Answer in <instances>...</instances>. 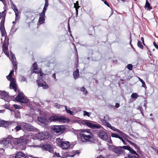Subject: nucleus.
Listing matches in <instances>:
<instances>
[{
  "label": "nucleus",
  "mask_w": 158,
  "mask_h": 158,
  "mask_svg": "<svg viewBox=\"0 0 158 158\" xmlns=\"http://www.w3.org/2000/svg\"><path fill=\"white\" fill-rule=\"evenodd\" d=\"M73 75L75 79H76L77 78H78L79 76L78 69H77L73 73Z\"/></svg>",
  "instance_id": "22"
},
{
  "label": "nucleus",
  "mask_w": 158,
  "mask_h": 158,
  "mask_svg": "<svg viewBox=\"0 0 158 158\" xmlns=\"http://www.w3.org/2000/svg\"><path fill=\"white\" fill-rule=\"evenodd\" d=\"M64 107L65 108V110H66V112H68L67 111L69 110V109H68L67 107L66 106H65Z\"/></svg>",
  "instance_id": "59"
},
{
  "label": "nucleus",
  "mask_w": 158,
  "mask_h": 158,
  "mask_svg": "<svg viewBox=\"0 0 158 158\" xmlns=\"http://www.w3.org/2000/svg\"><path fill=\"white\" fill-rule=\"evenodd\" d=\"M17 125L16 122H8L0 119V127L2 126L5 127H7L12 125Z\"/></svg>",
  "instance_id": "8"
},
{
  "label": "nucleus",
  "mask_w": 158,
  "mask_h": 158,
  "mask_svg": "<svg viewBox=\"0 0 158 158\" xmlns=\"http://www.w3.org/2000/svg\"><path fill=\"white\" fill-rule=\"evenodd\" d=\"M0 0L4 4H5V3L6 2L5 0Z\"/></svg>",
  "instance_id": "61"
},
{
  "label": "nucleus",
  "mask_w": 158,
  "mask_h": 158,
  "mask_svg": "<svg viewBox=\"0 0 158 158\" xmlns=\"http://www.w3.org/2000/svg\"><path fill=\"white\" fill-rule=\"evenodd\" d=\"M115 106L116 108H118L119 106V104L117 103H115Z\"/></svg>",
  "instance_id": "55"
},
{
  "label": "nucleus",
  "mask_w": 158,
  "mask_h": 158,
  "mask_svg": "<svg viewBox=\"0 0 158 158\" xmlns=\"http://www.w3.org/2000/svg\"><path fill=\"white\" fill-rule=\"evenodd\" d=\"M49 120L51 121L58 122L60 123H69V120L64 116H52L49 118Z\"/></svg>",
  "instance_id": "4"
},
{
  "label": "nucleus",
  "mask_w": 158,
  "mask_h": 158,
  "mask_svg": "<svg viewBox=\"0 0 158 158\" xmlns=\"http://www.w3.org/2000/svg\"><path fill=\"white\" fill-rule=\"evenodd\" d=\"M48 6V2H46L44 6L47 7Z\"/></svg>",
  "instance_id": "57"
},
{
  "label": "nucleus",
  "mask_w": 158,
  "mask_h": 158,
  "mask_svg": "<svg viewBox=\"0 0 158 158\" xmlns=\"http://www.w3.org/2000/svg\"><path fill=\"white\" fill-rule=\"evenodd\" d=\"M33 67L34 69L33 72L35 73H37V72L35 70H37L38 69L37 68V64L36 63H34L33 65Z\"/></svg>",
  "instance_id": "26"
},
{
  "label": "nucleus",
  "mask_w": 158,
  "mask_h": 158,
  "mask_svg": "<svg viewBox=\"0 0 158 158\" xmlns=\"http://www.w3.org/2000/svg\"><path fill=\"white\" fill-rule=\"evenodd\" d=\"M101 122L102 123V124L105 126H106V124H107V123H108V122H107L106 121V120H105V119L101 120Z\"/></svg>",
  "instance_id": "41"
},
{
  "label": "nucleus",
  "mask_w": 158,
  "mask_h": 158,
  "mask_svg": "<svg viewBox=\"0 0 158 158\" xmlns=\"http://www.w3.org/2000/svg\"><path fill=\"white\" fill-rule=\"evenodd\" d=\"M81 140L83 142H93L94 140V135L88 129L82 130L80 134Z\"/></svg>",
  "instance_id": "1"
},
{
  "label": "nucleus",
  "mask_w": 158,
  "mask_h": 158,
  "mask_svg": "<svg viewBox=\"0 0 158 158\" xmlns=\"http://www.w3.org/2000/svg\"><path fill=\"white\" fill-rule=\"evenodd\" d=\"M125 140L128 142L129 143H130L132 145V146L134 145V143H133L132 141L130 140H128V139H125Z\"/></svg>",
  "instance_id": "43"
},
{
  "label": "nucleus",
  "mask_w": 158,
  "mask_h": 158,
  "mask_svg": "<svg viewBox=\"0 0 158 158\" xmlns=\"http://www.w3.org/2000/svg\"><path fill=\"white\" fill-rule=\"evenodd\" d=\"M119 139H120L121 140H122V142H123V143L125 144V145H126L127 144V143L122 138V137H120L119 138Z\"/></svg>",
  "instance_id": "42"
},
{
  "label": "nucleus",
  "mask_w": 158,
  "mask_h": 158,
  "mask_svg": "<svg viewBox=\"0 0 158 158\" xmlns=\"http://www.w3.org/2000/svg\"><path fill=\"white\" fill-rule=\"evenodd\" d=\"M76 3H74V7H75V9H76V15L77 16L78 15V9L79 8V7H80L78 5L77 6H76Z\"/></svg>",
  "instance_id": "36"
},
{
  "label": "nucleus",
  "mask_w": 158,
  "mask_h": 158,
  "mask_svg": "<svg viewBox=\"0 0 158 158\" xmlns=\"http://www.w3.org/2000/svg\"><path fill=\"white\" fill-rule=\"evenodd\" d=\"M105 126H106V127H108L110 129L111 128L112 126L111 124L108 122L107 123V124Z\"/></svg>",
  "instance_id": "46"
},
{
  "label": "nucleus",
  "mask_w": 158,
  "mask_h": 158,
  "mask_svg": "<svg viewBox=\"0 0 158 158\" xmlns=\"http://www.w3.org/2000/svg\"><path fill=\"white\" fill-rule=\"evenodd\" d=\"M14 108L15 109H19V106H18L17 105H16V104L14 105Z\"/></svg>",
  "instance_id": "52"
},
{
  "label": "nucleus",
  "mask_w": 158,
  "mask_h": 158,
  "mask_svg": "<svg viewBox=\"0 0 158 158\" xmlns=\"http://www.w3.org/2000/svg\"><path fill=\"white\" fill-rule=\"evenodd\" d=\"M67 111H68V112H67V113L69 114H71V115L73 114V112L71 111L70 110H69Z\"/></svg>",
  "instance_id": "47"
},
{
  "label": "nucleus",
  "mask_w": 158,
  "mask_h": 158,
  "mask_svg": "<svg viewBox=\"0 0 158 158\" xmlns=\"http://www.w3.org/2000/svg\"><path fill=\"white\" fill-rule=\"evenodd\" d=\"M11 54L12 55L11 61L13 66H14V69L15 70L17 68V65L16 64V61L15 57L14 55L12 54V53L11 52Z\"/></svg>",
  "instance_id": "16"
},
{
  "label": "nucleus",
  "mask_w": 158,
  "mask_h": 158,
  "mask_svg": "<svg viewBox=\"0 0 158 158\" xmlns=\"http://www.w3.org/2000/svg\"><path fill=\"white\" fill-rule=\"evenodd\" d=\"M4 110H0V113H3L4 112Z\"/></svg>",
  "instance_id": "62"
},
{
  "label": "nucleus",
  "mask_w": 158,
  "mask_h": 158,
  "mask_svg": "<svg viewBox=\"0 0 158 158\" xmlns=\"http://www.w3.org/2000/svg\"><path fill=\"white\" fill-rule=\"evenodd\" d=\"M9 141L8 140L4 139L2 141L1 144L3 145V146L6 147L9 144Z\"/></svg>",
  "instance_id": "21"
},
{
  "label": "nucleus",
  "mask_w": 158,
  "mask_h": 158,
  "mask_svg": "<svg viewBox=\"0 0 158 158\" xmlns=\"http://www.w3.org/2000/svg\"><path fill=\"white\" fill-rule=\"evenodd\" d=\"M5 15L6 14L4 13V11L2 12V14L0 13V18L2 17V20L0 23V26H4Z\"/></svg>",
  "instance_id": "17"
},
{
  "label": "nucleus",
  "mask_w": 158,
  "mask_h": 158,
  "mask_svg": "<svg viewBox=\"0 0 158 158\" xmlns=\"http://www.w3.org/2000/svg\"><path fill=\"white\" fill-rule=\"evenodd\" d=\"M40 18L39 20V22L40 24H42L44 23L45 19L44 16L45 14L44 13H41L39 14Z\"/></svg>",
  "instance_id": "18"
},
{
  "label": "nucleus",
  "mask_w": 158,
  "mask_h": 158,
  "mask_svg": "<svg viewBox=\"0 0 158 158\" xmlns=\"http://www.w3.org/2000/svg\"><path fill=\"white\" fill-rule=\"evenodd\" d=\"M153 45L155 48L157 49H158V45L155 42H153Z\"/></svg>",
  "instance_id": "50"
},
{
  "label": "nucleus",
  "mask_w": 158,
  "mask_h": 158,
  "mask_svg": "<svg viewBox=\"0 0 158 158\" xmlns=\"http://www.w3.org/2000/svg\"><path fill=\"white\" fill-rule=\"evenodd\" d=\"M47 7L44 6L43 10L42 11V12L41 13H44L45 14V13L47 10Z\"/></svg>",
  "instance_id": "48"
},
{
  "label": "nucleus",
  "mask_w": 158,
  "mask_h": 158,
  "mask_svg": "<svg viewBox=\"0 0 158 158\" xmlns=\"http://www.w3.org/2000/svg\"><path fill=\"white\" fill-rule=\"evenodd\" d=\"M110 129H111L112 130H113L114 131H117H117H118V129L115 128L114 127H113V126H112V127Z\"/></svg>",
  "instance_id": "44"
},
{
  "label": "nucleus",
  "mask_w": 158,
  "mask_h": 158,
  "mask_svg": "<svg viewBox=\"0 0 158 158\" xmlns=\"http://www.w3.org/2000/svg\"><path fill=\"white\" fill-rule=\"evenodd\" d=\"M41 149L44 150L48 151L50 152H52L53 148L52 146L49 144H44L41 147Z\"/></svg>",
  "instance_id": "11"
},
{
  "label": "nucleus",
  "mask_w": 158,
  "mask_h": 158,
  "mask_svg": "<svg viewBox=\"0 0 158 158\" xmlns=\"http://www.w3.org/2000/svg\"><path fill=\"white\" fill-rule=\"evenodd\" d=\"M55 155L57 157H60V156L59 154V153L55 152Z\"/></svg>",
  "instance_id": "54"
},
{
  "label": "nucleus",
  "mask_w": 158,
  "mask_h": 158,
  "mask_svg": "<svg viewBox=\"0 0 158 158\" xmlns=\"http://www.w3.org/2000/svg\"><path fill=\"white\" fill-rule=\"evenodd\" d=\"M118 131H117V132L118 133L119 135L121 136H123V138H125V136H127V135L124 134V133L122 131H121L119 129L118 130Z\"/></svg>",
  "instance_id": "29"
},
{
  "label": "nucleus",
  "mask_w": 158,
  "mask_h": 158,
  "mask_svg": "<svg viewBox=\"0 0 158 158\" xmlns=\"http://www.w3.org/2000/svg\"><path fill=\"white\" fill-rule=\"evenodd\" d=\"M38 85L40 86H42L44 89H47L48 88V86L47 85H44L43 84L39 83H38Z\"/></svg>",
  "instance_id": "30"
},
{
  "label": "nucleus",
  "mask_w": 158,
  "mask_h": 158,
  "mask_svg": "<svg viewBox=\"0 0 158 158\" xmlns=\"http://www.w3.org/2000/svg\"><path fill=\"white\" fill-rule=\"evenodd\" d=\"M134 147H135V148H137L138 149H139V147L135 143H134V145H133Z\"/></svg>",
  "instance_id": "51"
},
{
  "label": "nucleus",
  "mask_w": 158,
  "mask_h": 158,
  "mask_svg": "<svg viewBox=\"0 0 158 158\" xmlns=\"http://www.w3.org/2000/svg\"><path fill=\"white\" fill-rule=\"evenodd\" d=\"M0 29L1 32L2 36H4L5 33H6L4 26H0Z\"/></svg>",
  "instance_id": "25"
},
{
  "label": "nucleus",
  "mask_w": 158,
  "mask_h": 158,
  "mask_svg": "<svg viewBox=\"0 0 158 158\" xmlns=\"http://www.w3.org/2000/svg\"><path fill=\"white\" fill-rule=\"evenodd\" d=\"M2 50L3 51V52L4 51H8V47L7 45L6 44V43H4L3 44L2 46Z\"/></svg>",
  "instance_id": "27"
},
{
  "label": "nucleus",
  "mask_w": 158,
  "mask_h": 158,
  "mask_svg": "<svg viewBox=\"0 0 158 158\" xmlns=\"http://www.w3.org/2000/svg\"><path fill=\"white\" fill-rule=\"evenodd\" d=\"M11 7L15 13V21H16L19 18V11L16 6L13 3H12L11 4Z\"/></svg>",
  "instance_id": "14"
},
{
  "label": "nucleus",
  "mask_w": 158,
  "mask_h": 158,
  "mask_svg": "<svg viewBox=\"0 0 158 158\" xmlns=\"http://www.w3.org/2000/svg\"><path fill=\"white\" fill-rule=\"evenodd\" d=\"M129 151L132 154H135L137 156H139V155L137 153H136L135 151L133 149L131 148H130V149Z\"/></svg>",
  "instance_id": "31"
},
{
  "label": "nucleus",
  "mask_w": 158,
  "mask_h": 158,
  "mask_svg": "<svg viewBox=\"0 0 158 158\" xmlns=\"http://www.w3.org/2000/svg\"><path fill=\"white\" fill-rule=\"evenodd\" d=\"M16 100L18 102L22 103H27L28 100L27 98L22 93L18 94L17 96L15 98Z\"/></svg>",
  "instance_id": "7"
},
{
  "label": "nucleus",
  "mask_w": 158,
  "mask_h": 158,
  "mask_svg": "<svg viewBox=\"0 0 158 158\" xmlns=\"http://www.w3.org/2000/svg\"><path fill=\"white\" fill-rule=\"evenodd\" d=\"M111 136L113 137H115L116 138H118L119 139V138L120 137V136H119L118 135L116 134L112 133L111 134Z\"/></svg>",
  "instance_id": "35"
},
{
  "label": "nucleus",
  "mask_w": 158,
  "mask_h": 158,
  "mask_svg": "<svg viewBox=\"0 0 158 158\" xmlns=\"http://www.w3.org/2000/svg\"><path fill=\"white\" fill-rule=\"evenodd\" d=\"M112 149L113 151L117 154H120L123 152V150L121 148V147H116L113 146Z\"/></svg>",
  "instance_id": "15"
},
{
  "label": "nucleus",
  "mask_w": 158,
  "mask_h": 158,
  "mask_svg": "<svg viewBox=\"0 0 158 158\" xmlns=\"http://www.w3.org/2000/svg\"><path fill=\"white\" fill-rule=\"evenodd\" d=\"M52 132L55 135H58L61 134L65 130L63 126L55 125L52 126L51 127Z\"/></svg>",
  "instance_id": "2"
},
{
  "label": "nucleus",
  "mask_w": 158,
  "mask_h": 158,
  "mask_svg": "<svg viewBox=\"0 0 158 158\" xmlns=\"http://www.w3.org/2000/svg\"><path fill=\"white\" fill-rule=\"evenodd\" d=\"M97 135L101 139L105 140L108 138L107 134L102 130L99 131L97 132Z\"/></svg>",
  "instance_id": "9"
},
{
  "label": "nucleus",
  "mask_w": 158,
  "mask_h": 158,
  "mask_svg": "<svg viewBox=\"0 0 158 158\" xmlns=\"http://www.w3.org/2000/svg\"><path fill=\"white\" fill-rule=\"evenodd\" d=\"M17 123V125H12V126H16L14 128V130H15L16 131H20V130L22 129V127L21 126V125L20 126H19L18 124V123ZM12 131H13L14 129H12Z\"/></svg>",
  "instance_id": "23"
},
{
  "label": "nucleus",
  "mask_w": 158,
  "mask_h": 158,
  "mask_svg": "<svg viewBox=\"0 0 158 158\" xmlns=\"http://www.w3.org/2000/svg\"><path fill=\"white\" fill-rule=\"evenodd\" d=\"M22 129L23 131L27 130L30 131H33L35 130V128L31 124L25 123H21Z\"/></svg>",
  "instance_id": "6"
},
{
  "label": "nucleus",
  "mask_w": 158,
  "mask_h": 158,
  "mask_svg": "<svg viewBox=\"0 0 158 158\" xmlns=\"http://www.w3.org/2000/svg\"><path fill=\"white\" fill-rule=\"evenodd\" d=\"M137 45L138 47L140 48L141 49L143 48V46L141 42L140 41H138L137 43Z\"/></svg>",
  "instance_id": "33"
},
{
  "label": "nucleus",
  "mask_w": 158,
  "mask_h": 158,
  "mask_svg": "<svg viewBox=\"0 0 158 158\" xmlns=\"http://www.w3.org/2000/svg\"><path fill=\"white\" fill-rule=\"evenodd\" d=\"M14 70H12L10 72L9 75L6 76L7 79L10 81V89H13L15 91H16V84L15 79L12 77L11 76L13 74Z\"/></svg>",
  "instance_id": "3"
},
{
  "label": "nucleus",
  "mask_w": 158,
  "mask_h": 158,
  "mask_svg": "<svg viewBox=\"0 0 158 158\" xmlns=\"http://www.w3.org/2000/svg\"><path fill=\"white\" fill-rule=\"evenodd\" d=\"M13 158H26L25 156L22 152H19L15 155V156Z\"/></svg>",
  "instance_id": "19"
},
{
  "label": "nucleus",
  "mask_w": 158,
  "mask_h": 158,
  "mask_svg": "<svg viewBox=\"0 0 158 158\" xmlns=\"http://www.w3.org/2000/svg\"><path fill=\"white\" fill-rule=\"evenodd\" d=\"M37 118L38 120L43 124H44L45 125L48 124V122L46 119L44 118H43L39 117H38Z\"/></svg>",
  "instance_id": "20"
},
{
  "label": "nucleus",
  "mask_w": 158,
  "mask_h": 158,
  "mask_svg": "<svg viewBox=\"0 0 158 158\" xmlns=\"http://www.w3.org/2000/svg\"><path fill=\"white\" fill-rule=\"evenodd\" d=\"M21 81L23 82L26 81L27 82L26 78L23 76H22L21 78Z\"/></svg>",
  "instance_id": "45"
},
{
  "label": "nucleus",
  "mask_w": 158,
  "mask_h": 158,
  "mask_svg": "<svg viewBox=\"0 0 158 158\" xmlns=\"http://www.w3.org/2000/svg\"><path fill=\"white\" fill-rule=\"evenodd\" d=\"M145 6L149 9H152V7L150 6V4L149 3L147 0H146V2L145 4Z\"/></svg>",
  "instance_id": "28"
},
{
  "label": "nucleus",
  "mask_w": 158,
  "mask_h": 158,
  "mask_svg": "<svg viewBox=\"0 0 158 158\" xmlns=\"http://www.w3.org/2000/svg\"><path fill=\"white\" fill-rule=\"evenodd\" d=\"M35 137L40 140H43L48 139L49 137V135L47 132H41L37 133Z\"/></svg>",
  "instance_id": "5"
},
{
  "label": "nucleus",
  "mask_w": 158,
  "mask_h": 158,
  "mask_svg": "<svg viewBox=\"0 0 158 158\" xmlns=\"http://www.w3.org/2000/svg\"><path fill=\"white\" fill-rule=\"evenodd\" d=\"M141 40L142 41L143 44H144V39H143V37H142L141 38Z\"/></svg>",
  "instance_id": "60"
},
{
  "label": "nucleus",
  "mask_w": 158,
  "mask_h": 158,
  "mask_svg": "<svg viewBox=\"0 0 158 158\" xmlns=\"http://www.w3.org/2000/svg\"><path fill=\"white\" fill-rule=\"evenodd\" d=\"M85 124L90 128L93 129H99L101 127V126L99 124H94L88 122H86Z\"/></svg>",
  "instance_id": "13"
},
{
  "label": "nucleus",
  "mask_w": 158,
  "mask_h": 158,
  "mask_svg": "<svg viewBox=\"0 0 158 158\" xmlns=\"http://www.w3.org/2000/svg\"><path fill=\"white\" fill-rule=\"evenodd\" d=\"M81 91L83 92L84 94H87V91L85 88L84 87L81 88Z\"/></svg>",
  "instance_id": "32"
},
{
  "label": "nucleus",
  "mask_w": 158,
  "mask_h": 158,
  "mask_svg": "<svg viewBox=\"0 0 158 158\" xmlns=\"http://www.w3.org/2000/svg\"><path fill=\"white\" fill-rule=\"evenodd\" d=\"M123 148L124 149H126V150H128L129 151L130 149V148H131L129 146H123V147H121V148Z\"/></svg>",
  "instance_id": "37"
},
{
  "label": "nucleus",
  "mask_w": 158,
  "mask_h": 158,
  "mask_svg": "<svg viewBox=\"0 0 158 158\" xmlns=\"http://www.w3.org/2000/svg\"><path fill=\"white\" fill-rule=\"evenodd\" d=\"M84 113V116H85V115H86L88 117H89V115L90 114H91V113H90V112H87L86 111H83Z\"/></svg>",
  "instance_id": "38"
},
{
  "label": "nucleus",
  "mask_w": 158,
  "mask_h": 158,
  "mask_svg": "<svg viewBox=\"0 0 158 158\" xmlns=\"http://www.w3.org/2000/svg\"><path fill=\"white\" fill-rule=\"evenodd\" d=\"M127 158H133V157L132 156H130V155H128L127 156Z\"/></svg>",
  "instance_id": "64"
},
{
  "label": "nucleus",
  "mask_w": 158,
  "mask_h": 158,
  "mask_svg": "<svg viewBox=\"0 0 158 158\" xmlns=\"http://www.w3.org/2000/svg\"><path fill=\"white\" fill-rule=\"evenodd\" d=\"M52 77H53L55 79H56V75H55V73H54L53 75H52Z\"/></svg>",
  "instance_id": "58"
},
{
  "label": "nucleus",
  "mask_w": 158,
  "mask_h": 158,
  "mask_svg": "<svg viewBox=\"0 0 158 158\" xmlns=\"http://www.w3.org/2000/svg\"><path fill=\"white\" fill-rule=\"evenodd\" d=\"M0 95L2 99H4L7 102L10 101V98L7 92L4 91H0Z\"/></svg>",
  "instance_id": "10"
},
{
  "label": "nucleus",
  "mask_w": 158,
  "mask_h": 158,
  "mask_svg": "<svg viewBox=\"0 0 158 158\" xmlns=\"http://www.w3.org/2000/svg\"><path fill=\"white\" fill-rule=\"evenodd\" d=\"M103 1L104 2V3L107 6H109V4L106 1Z\"/></svg>",
  "instance_id": "56"
},
{
  "label": "nucleus",
  "mask_w": 158,
  "mask_h": 158,
  "mask_svg": "<svg viewBox=\"0 0 158 158\" xmlns=\"http://www.w3.org/2000/svg\"><path fill=\"white\" fill-rule=\"evenodd\" d=\"M138 109L140 111L142 114H143L142 112V109L141 106H139L138 107Z\"/></svg>",
  "instance_id": "49"
},
{
  "label": "nucleus",
  "mask_w": 158,
  "mask_h": 158,
  "mask_svg": "<svg viewBox=\"0 0 158 158\" xmlns=\"http://www.w3.org/2000/svg\"><path fill=\"white\" fill-rule=\"evenodd\" d=\"M133 66L131 64H129L127 65V68L129 70H132Z\"/></svg>",
  "instance_id": "40"
},
{
  "label": "nucleus",
  "mask_w": 158,
  "mask_h": 158,
  "mask_svg": "<svg viewBox=\"0 0 158 158\" xmlns=\"http://www.w3.org/2000/svg\"><path fill=\"white\" fill-rule=\"evenodd\" d=\"M4 52L5 53V55H6L7 56H8L9 55V53L8 52V51H4L3 52Z\"/></svg>",
  "instance_id": "53"
},
{
  "label": "nucleus",
  "mask_w": 158,
  "mask_h": 158,
  "mask_svg": "<svg viewBox=\"0 0 158 158\" xmlns=\"http://www.w3.org/2000/svg\"><path fill=\"white\" fill-rule=\"evenodd\" d=\"M138 97V94L136 93H133L131 95V97L133 98H136Z\"/></svg>",
  "instance_id": "34"
},
{
  "label": "nucleus",
  "mask_w": 158,
  "mask_h": 158,
  "mask_svg": "<svg viewBox=\"0 0 158 158\" xmlns=\"http://www.w3.org/2000/svg\"><path fill=\"white\" fill-rule=\"evenodd\" d=\"M139 80L142 84V86L144 87V85H145V82L143 81L139 77H138Z\"/></svg>",
  "instance_id": "39"
},
{
  "label": "nucleus",
  "mask_w": 158,
  "mask_h": 158,
  "mask_svg": "<svg viewBox=\"0 0 158 158\" xmlns=\"http://www.w3.org/2000/svg\"><path fill=\"white\" fill-rule=\"evenodd\" d=\"M15 143L16 144H20L22 143L24 141V140L21 138L16 139H15Z\"/></svg>",
  "instance_id": "24"
},
{
  "label": "nucleus",
  "mask_w": 158,
  "mask_h": 158,
  "mask_svg": "<svg viewBox=\"0 0 158 158\" xmlns=\"http://www.w3.org/2000/svg\"><path fill=\"white\" fill-rule=\"evenodd\" d=\"M4 110H0V113H3L4 112Z\"/></svg>",
  "instance_id": "63"
},
{
  "label": "nucleus",
  "mask_w": 158,
  "mask_h": 158,
  "mask_svg": "<svg viewBox=\"0 0 158 158\" xmlns=\"http://www.w3.org/2000/svg\"><path fill=\"white\" fill-rule=\"evenodd\" d=\"M58 144L63 149H68L70 147L69 143L68 141L64 142L60 140V142H59Z\"/></svg>",
  "instance_id": "12"
}]
</instances>
